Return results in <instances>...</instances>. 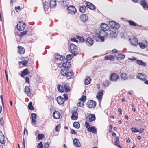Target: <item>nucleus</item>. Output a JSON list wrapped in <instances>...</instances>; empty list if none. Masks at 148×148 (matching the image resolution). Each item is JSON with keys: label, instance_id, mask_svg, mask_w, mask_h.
Here are the masks:
<instances>
[{"label": "nucleus", "instance_id": "obj_1", "mask_svg": "<svg viewBox=\"0 0 148 148\" xmlns=\"http://www.w3.org/2000/svg\"><path fill=\"white\" fill-rule=\"evenodd\" d=\"M96 33L97 34V36L100 38L102 41H103L104 40L105 37L106 35L105 31L103 30L98 29L97 30Z\"/></svg>", "mask_w": 148, "mask_h": 148}, {"label": "nucleus", "instance_id": "obj_2", "mask_svg": "<svg viewBox=\"0 0 148 148\" xmlns=\"http://www.w3.org/2000/svg\"><path fill=\"white\" fill-rule=\"evenodd\" d=\"M71 52L74 55L77 54L78 49L77 46L75 44H71L70 45Z\"/></svg>", "mask_w": 148, "mask_h": 148}, {"label": "nucleus", "instance_id": "obj_3", "mask_svg": "<svg viewBox=\"0 0 148 148\" xmlns=\"http://www.w3.org/2000/svg\"><path fill=\"white\" fill-rule=\"evenodd\" d=\"M77 108L75 107L72 112V115L71 116V118L72 120H76L78 118V113L77 112Z\"/></svg>", "mask_w": 148, "mask_h": 148}, {"label": "nucleus", "instance_id": "obj_4", "mask_svg": "<svg viewBox=\"0 0 148 148\" xmlns=\"http://www.w3.org/2000/svg\"><path fill=\"white\" fill-rule=\"evenodd\" d=\"M109 25L111 29H118L119 27V25L114 21H110L109 23Z\"/></svg>", "mask_w": 148, "mask_h": 148}, {"label": "nucleus", "instance_id": "obj_5", "mask_svg": "<svg viewBox=\"0 0 148 148\" xmlns=\"http://www.w3.org/2000/svg\"><path fill=\"white\" fill-rule=\"evenodd\" d=\"M26 26L25 23L23 21H20L18 23L17 25V28L19 31L23 30L25 28Z\"/></svg>", "mask_w": 148, "mask_h": 148}, {"label": "nucleus", "instance_id": "obj_6", "mask_svg": "<svg viewBox=\"0 0 148 148\" xmlns=\"http://www.w3.org/2000/svg\"><path fill=\"white\" fill-rule=\"evenodd\" d=\"M129 41L132 45L134 46H136L138 44V40L133 36H130L129 37Z\"/></svg>", "mask_w": 148, "mask_h": 148}, {"label": "nucleus", "instance_id": "obj_7", "mask_svg": "<svg viewBox=\"0 0 148 148\" xmlns=\"http://www.w3.org/2000/svg\"><path fill=\"white\" fill-rule=\"evenodd\" d=\"M119 75L115 73H112L110 76V80L113 82H116L119 79Z\"/></svg>", "mask_w": 148, "mask_h": 148}, {"label": "nucleus", "instance_id": "obj_8", "mask_svg": "<svg viewBox=\"0 0 148 148\" xmlns=\"http://www.w3.org/2000/svg\"><path fill=\"white\" fill-rule=\"evenodd\" d=\"M68 13L74 14L76 12L75 8L73 6H70L67 8Z\"/></svg>", "mask_w": 148, "mask_h": 148}, {"label": "nucleus", "instance_id": "obj_9", "mask_svg": "<svg viewBox=\"0 0 148 148\" xmlns=\"http://www.w3.org/2000/svg\"><path fill=\"white\" fill-rule=\"evenodd\" d=\"M96 102L92 100H89L87 103V106L89 108H94L96 106Z\"/></svg>", "mask_w": 148, "mask_h": 148}, {"label": "nucleus", "instance_id": "obj_10", "mask_svg": "<svg viewBox=\"0 0 148 148\" xmlns=\"http://www.w3.org/2000/svg\"><path fill=\"white\" fill-rule=\"evenodd\" d=\"M103 93V90L101 89L100 90L97 92L96 96V97L99 101H100L101 100Z\"/></svg>", "mask_w": 148, "mask_h": 148}, {"label": "nucleus", "instance_id": "obj_11", "mask_svg": "<svg viewBox=\"0 0 148 148\" xmlns=\"http://www.w3.org/2000/svg\"><path fill=\"white\" fill-rule=\"evenodd\" d=\"M21 60L22 61L19 62V63L22 64L24 66H25L29 60V59L27 57H22Z\"/></svg>", "mask_w": 148, "mask_h": 148}, {"label": "nucleus", "instance_id": "obj_12", "mask_svg": "<svg viewBox=\"0 0 148 148\" xmlns=\"http://www.w3.org/2000/svg\"><path fill=\"white\" fill-rule=\"evenodd\" d=\"M117 29H111L110 30V35L112 37H115L117 34Z\"/></svg>", "mask_w": 148, "mask_h": 148}, {"label": "nucleus", "instance_id": "obj_13", "mask_svg": "<svg viewBox=\"0 0 148 148\" xmlns=\"http://www.w3.org/2000/svg\"><path fill=\"white\" fill-rule=\"evenodd\" d=\"M73 76V74L72 71H67L65 75L67 79H70Z\"/></svg>", "mask_w": 148, "mask_h": 148}, {"label": "nucleus", "instance_id": "obj_14", "mask_svg": "<svg viewBox=\"0 0 148 148\" xmlns=\"http://www.w3.org/2000/svg\"><path fill=\"white\" fill-rule=\"evenodd\" d=\"M97 129L94 126L89 127L87 131L89 132H91L92 133L95 134L97 133Z\"/></svg>", "mask_w": 148, "mask_h": 148}, {"label": "nucleus", "instance_id": "obj_15", "mask_svg": "<svg viewBox=\"0 0 148 148\" xmlns=\"http://www.w3.org/2000/svg\"><path fill=\"white\" fill-rule=\"evenodd\" d=\"M57 100L58 103L60 104H62L64 101V98L61 96L58 97L57 98Z\"/></svg>", "mask_w": 148, "mask_h": 148}, {"label": "nucleus", "instance_id": "obj_16", "mask_svg": "<svg viewBox=\"0 0 148 148\" xmlns=\"http://www.w3.org/2000/svg\"><path fill=\"white\" fill-rule=\"evenodd\" d=\"M5 138L2 132L0 131V142L2 144L5 143Z\"/></svg>", "mask_w": 148, "mask_h": 148}, {"label": "nucleus", "instance_id": "obj_17", "mask_svg": "<svg viewBox=\"0 0 148 148\" xmlns=\"http://www.w3.org/2000/svg\"><path fill=\"white\" fill-rule=\"evenodd\" d=\"M101 29L105 31H107L109 29V27L107 24L105 23H102L101 25Z\"/></svg>", "mask_w": 148, "mask_h": 148}, {"label": "nucleus", "instance_id": "obj_18", "mask_svg": "<svg viewBox=\"0 0 148 148\" xmlns=\"http://www.w3.org/2000/svg\"><path fill=\"white\" fill-rule=\"evenodd\" d=\"M73 142L74 145L76 147H80L81 145L80 143L79 140L75 138L73 140Z\"/></svg>", "mask_w": 148, "mask_h": 148}, {"label": "nucleus", "instance_id": "obj_19", "mask_svg": "<svg viewBox=\"0 0 148 148\" xmlns=\"http://www.w3.org/2000/svg\"><path fill=\"white\" fill-rule=\"evenodd\" d=\"M18 52L20 54H23L25 52V49L24 48L20 46H18Z\"/></svg>", "mask_w": 148, "mask_h": 148}, {"label": "nucleus", "instance_id": "obj_20", "mask_svg": "<svg viewBox=\"0 0 148 148\" xmlns=\"http://www.w3.org/2000/svg\"><path fill=\"white\" fill-rule=\"evenodd\" d=\"M104 59L106 60H109L110 61H113L114 60V58L112 55H108L104 57Z\"/></svg>", "mask_w": 148, "mask_h": 148}, {"label": "nucleus", "instance_id": "obj_21", "mask_svg": "<svg viewBox=\"0 0 148 148\" xmlns=\"http://www.w3.org/2000/svg\"><path fill=\"white\" fill-rule=\"evenodd\" d=\"M60 116V114L59 111H55L53 114V117L56 119H58L59 118Z\"/></svg>", "mask_w": 148, "mask_h": 148}, {"label": "nucleus", "instance_id": "obj_22", "mask_svg": "<svg viewBox=\"0 0 148 148\" xmlns=\"http://www.w3.org/2000/svg\"><path fill=\"white\" fill-rule=\"evenodd\" d=\"M29 73L30 72L28 71L27 69L26 68L21 72V76L22 77H23L24 76L29 74Z\"/></svg>", "mask_w": 148, "mask_h": 148}, {"label": "nucleus", "instance_id": "obj_23", "mask_svg": "<svg viewBox=\"0 0 148 148\" xmlns=\"http://www.w3.org/2000/svg\"><path fill=\"white\" fill-rule=\"evenodd\" d=\"M55 58L56 59L61 61H63L65 59V58L64 56H60L59 54H56L55 55Z\"/></svg>", "mask_w": 148, "mask_h": 148}, {"label": "nucleus", "instance_id": "obj_24", "mask_svg": "<svg viewBox=\"0 0 148 148\" xmlns=\"http://www.w3.org/2000/svg\"><path fill=\"white\" fill-rule=\"evenodd\" d=\"M93 40L90 38H88L87 39L86 43L88 46H92L93 44Z\"/></svg>", "mask_w": 148, "mask_h": 148}, {"label": "nucleus", "instance_id": "obj_25", "mask_svg": "<svg viewBox=\"0 0 148 148\" xmlns=\"http://www.w3.org/2000/svg\"><path fill=\"white\" fill-rule=\"evenodd\" d=\"M86 5L89 8L93 10L95 9L94 6L91 3L87 2L86 3Z\"/></svg>", "mask_w": 148, "mask_h": 148}, {"label": "nucleus", "instance_id": "obj_26", "mask_svg": "<svg viewBox=\"0 0 148 148\" xmlns=\"http://www.w3.org/2000/svg\"><path fill=\"white\" fill-rule=\"evenodd\" d=\"M95 119V115L93 114H90L89 116L88 120L87 121L89 122H91Z\"/></svg>", "mask_w": 148, "mask_h": 148}, {"label": "nucleus", "instance_id": "obj_27", "mask_svg": "<svg viewBox=\"0 0 148 148\" xmlns=\"http://www.w3.org/2000/svg\"><path fill=\"white\" fill-rule=\"evenodd\" d=\"M120 78L123 80H126L128 78V77L126 73H121L120 75Z\"/></svg>", "mask_w": 148, "mask_h": 148}, {"label": "nucleus", "instance_id": "obj_28", "mask_svg": "<svg viewBox=\"0 0 148 148\" xmlns=\"http://www.w3.org/2000/svg\"><path fill=\"white\" fill-rule=\"evenodd\" d=\"M62 66L63 67L68 68L70 67L71 66L70 63L68 62H65L63 64H62Z\"/></svg>", "mask_w": 148, "mask_h": 148}, {"label": "nucleus", "instance_id": "obj_29", "mask_svg": "<svg viewBox=\"0 0 148 148\" xmlns=\"http://www.w3.org/2000/svg\"><path fill=\"white\" fill-rule=\"evenodd\" d=\"M137 77L139 79L142 80H145V75L141 73H138Z\"/></svg>", "mask_w": 148, "mask_h": 148}, {"label": "nucleus", "instance_id": "obj_30", "mask_svg": "<svg viewBox=\"0 0 148 148\" xmlns=\"http://www.w3.org/2000/svg\"><path fill=\"white\" fill-rule=\"evenodd\" d=\"M64 90L66 92H69L70 91V89L69 88V85L67 83H65L64 85Z\"/></svg>", "mask_w": 148, "mask_h": 148}, {"label": "nucleus", "instance_id": "obj_31", "mask_svg": "<svg viewBox=\"0 0 148 148\" xmlns=\"http://www.w3.org/2000/svg\"><path fill=\"white\" fill-rule=\"evenodd\" d=\"M125 55L122 53H119L118 54L117 56H116V58L118 59H123L125 58Z\"/></svg>", "mask_w": 148, "mask_h": 148}, {"label": "nucleus", "instance_id": "obj_32", "mask_svg": "<svg viewBox=\"0 0 148 148\" xmlns=\"http://www.w3.org/2000/svg\"><path fill=\"white\" fill-rule=\"evenodd\" d=\"M37 115L35 113H32L31 114L32 121V122L34 123L36 120Z\"/></svg>", "mask_w": 148, "mask_h": 148}, {"label": "nucleus", "instance_id": "obj_33", "mask_svg": "<svg viewBox=\"0 0 148 148\" xmlns=\"http://www.w3.org/2000/svg\"><path fill=\"white\" fill-rule=\"evenodd\" d=\"M30 89L28 86H26L25 88V91L26 92L27 96H29L30 94Z\"/></svg>", "mask_w": 148, "mask_h": 148}, {"label": "nucleus", "instance_id": "obj_34", "mask_svg": "<svg viewBox=\"0 0 148 148\" xmlns=\"http://www.w3.org/2000/svg\"><path fill=\"white\" fill-rule=\"evenodd\" d=\"M58 90L60 92H64V87L60 85H58L57 86Z\"/></svg>", "mask_w": 148, "mask_h": 148}, {"label": "nucleus", "instance_id": "obj_35", "mask_svg": "<svg viewBox=\"0 0 148 148\" xmlns=\"http://www.w3.org/2000/svg\"><path fill=\"white\" fill-rule=\"evenodd\" d=\"M81 19L83 21H85L88 18V17L85 15H82L81 16Z\"/></svg>", "mask_w": 148, "mask_h": 148}, {"label": "nucleus", "instance_id": "obj_36", "mask_svg": "<svg viewBox=\"0 0 148 148\" xmlns=\"http://www.w3.org/2000/svg\"><path fill=\"white\" fill-rule=\"evenodd\" d=\"M67 71V69H63L61 71V74L63 76H65Z\"/></svg>", "mask_w": 148, "mask_h": 148}, {"label": "nucleus", "instance_id": "obj_37", "mask_svg": "<svg viewBox=\"0 0 148 148\" xmlns=\"http://www.w3.org/2000/svg\"><path fill=\"white\" fill-rule=\"evenodd\" d=\"M44 9L45 10V12L46 13H47L45 9H48L49 7V4L46 1L45 2L44 5Z\"/></svg>", "mask_w": 148, "mask_h": 148}, {"label": "nucleus", "instance_id": "obj_38", "mask_svg": "<svg viewBox=\"0 0 148 148\" xmlns=\"http://www.w3.org/2000/svg\"><path fill=\"white\" fill-rule=\"evenodd\" d=\"M137 62L138 64L142 65L143 66H145L146 65L145 62L140 60H137Z\"/></svg>", "mask_w": 148, "mask_h": 148}, {"label": "nucleus", "instance_id": "obj_39", "mask_svg": "<svg viewBox=\"0 0 148 148\" xmlns=\"http://www.w3.org/2000/svg\"><path fill=\"white\" fill-rule=\"evenodd\" d=\"M130 25L134 26H136L137 25V24L132 20H130L128 21Z\"/></svg>", "mask_w": 148, "mask_h": 148}, {"label": "nucleus", "instance_id": "obj_40", "mask_svg": "<svg viewBox=\"0 0 148 148\" xmlns=\"http://www.w3.org/2000/svg\"><path fill=\"white\" fill-rule=\"evenodd\" d=\"M91 79L90 77H87L84 81V83L86 85H88L90 82Z\"/></svg>", "mask_w": 148, "mask_h": 148}, {"label": "nucleus", "instance_id": "obj_41", "mask_svg": "<svg viewBox=\"0 0 148 148\" xmlns=\"http://www.w3.org/2000/svg\"><path fill=\"white\" fill-rule=\"evenodd\" d=\"M73 125L75 128H76L77 129H78L80 127V124L78 123L77 122H75L74 123Z\"/></svg>", "mask_w": 148, "mask_h": 148}, {"label": "nucleus", "instance_id": "obj_42", "mask_svg": "<svg viewBox=\"0 0 148 148\" xmlns=\"http://www.w3.org/2000/svg\"><path fill=\"white\" fill-rule=\"evenodd\" d=\"M86 7L85 6H81L80 7L79 11L82 13L84 12L85 11Z\"/></svg>", "mask_w": 148, "mask_h": 148}, {"label": "nucleus", "instance_id": "obj_43", "mask_svg": "<svg viewBox=\"0 0 148 148\" xmlns=\"http://www.w3.org/2000/svg\"><path fill=\"white\" fill-rule=\"evenodd\" d=\"M50 5H54V6H56V0H50Z\"/></svg>", "mask_w": 148, "mask_h": 148}, {"label": "nucleus", "instance_id": "obj_44", "mask_svg": "<svg viewBox=\"0 0 148 148\" xmlns=\"http://www.w3.org/2000/svg\"><path fill=\"white\" fill-rule=\"evenodd\" d=\"M38 140H40L44 137V135L42 134H39L38 135Z\"/></svg>", "mask_w": 148, "mask_h": 148}, {"label": "nucleus", "instance_id": "obj_45", "mask_svg": "<svg viewBox=\"0 0 148 148\" xmlns=\"http://www.w3.org/2000/svg\"><path fill=\"white\" fill-rule=\"evenodd\" d=\"M69 4V2L68 1L64 0L63 1V5L66 6H67Z\"/></svg>", "mask_w": 148, "mask_h": 148}, {"label": "nucleus", "instance_id": "obj_46", "mask_svg": "<svg viewBox=\"0 0 148 148\" xmlns=\"http://www.w3.org/2000/svg\"><path fill=\"white\" fill-rule=\"evenodd\" d=\"M138 45L142 49H144L145 47V44H144L142 42H139Z\"/></svg>", "mask_w": 148, "mask_h": 148}, {"label": "nucleus", "instance_id": "obj_47", "mask_svg": "<svg viewBox=\"0 0 148 148\" xmlns=\"http://www.w3.org/2000/svg\"><path fill=\"white\" fill-rule=\"evenodd\" d=\"M28 108L31 110H33L34 108L32 106V103L31 102H29L28 105Z\"/></svg>", "mask_w": 148, "mask_h": 148}, {"label": "nucleus", "instance_id": "obj_48", "mask_svg": "<svg viewBox=\"0 0 148 148\" xmlns=\"http://www.w3.org/2000/svg\"><path fill=\"white\" fill-rule=\"evenodd\" d=\"M84 104L83 101H80L79 102L77 103V106L79 107H81Z\"/></svg>", "mask_w": 148, "mask_h": 148}, {"label": "nucleus", "instance_id": "obj_49", "mask_svg": "<svg viewBox=\"0 0 148 148\" xmlns=\"http://www.w3.org/2000/svg\"><path fill=\"white\" fill-rule=\"evenodd\" d=\"M61 128V126L60 125H58L56 127V132L59 131Z\"/></svg>", "mask_w": 148, "mask_h": 148}, {"label": "nucleus", "instance_id": "obj_50", "mask_svg": "<svg viewBox=\"0 0 148 148\" xmlns=\"http://www.w3.org/2000/svg\"><path fill=\"white\" fill-rule=\"evenodd\" d=\"M141 5L144 8L148 9V5H147V2L144 3H143Z\"/></svg>", "mask_w": 148, "mask_h": 148}, {"label": "nucleus", "instance_id": "obj_51", "mask_svg": "<svg viewBox=\"0 0 148 148\" xmlns=\"http://www.w3.org/2000/svg\"><path fill=\"white\" fill-rule=\"evenodd\" d=\"M77 38L81 41H84V39L83 38L79 35L77 36Z\"/></svg>", "mask_w": 148, "mask_h": 148}, {"label": "nucleus", "instance_id": "obj_52", "mask_svg": "<svg viewBox=\"0 0 148 148\" xmlns=\"http://www.w3.org/2000/svg\"><path fill=\"white\" fill-rule=\"evenodd\" d=\"M43 145L42 142H40L37 145L38 148H43Z\"/></svg>", "mask_w": 148, "mask_h": 148}, {"label": "nucleus", "instance_id": "obj_53", "mask_svg": "<svg viewBox=\"0 0 148 148\" xmlns=\"http://www.w3.org/2000/svg\"><path fill=\"white\" fill-rule=\"evenodd\" d=\"M86 96H82L81 98L79 99V100L84 102V101L86 100Z\"/></svg>", "mask_w": 148, "mask_h": 148}, {"label": "nucleus", "instance_id": "obj_54", "mask_svg": "<svg viewBox=\"0 0 148 148\" xmlns=\"http://www.w3.org/2000/svg\"><path fill=\"white\" fill-rule=\"evenodd\" d=\"M131 130L133 132L135 133L137 132L138 131V129L134 127L131 128Z\"/></svg>", "mask_w": 148, "mask_h": 148}, {"label": "nucleus", "instance_id": "obj_55", "mask_svg": "<svg viewBox=\"0 0 148 148\" xmlns=\"http://www.w3.org/2000/svg\"><path fill=\"white\" fill-rule=\"evenodd\" d=\"M71 59V55L70 54H68L66 56V59L67 60H70Z\"/></svg>", "mask_w": 148, "mask_h": 148}, {"label": "nucleus", "instance_id": "obj_56", "mask_svg": "<svg viewBox=\"0 0 148 148\" xmlns=\"http://www.w3.org/2000/svg\"><path fill=\"white\" fill-rule=\"evenodd\" d=\"M50 143L48 142H46L44 144V147L45 148H48Z\"/></svg>", "mask_w": 148, "mask_h": 148}, {"label": "nucleus", "instance_id": "obj_57", "mask_svg": "<svg viewBox=\"0 0 148 148\" xmlns=\"http://www.w3.org/2000/svg\"><path fill=\"white\" fill-rule=\"evenodd\" d=\"M27 34V31H23L21 33V34L19 35L20 37H21V36H23V35H26Z\"/></svg>", "mask_w": 148, "mask_h": 148}, {"label": "nucleus", "instance_id": "obj_58", "mask_svg": "<svg viewBox=\"0 0 148 148\" xmlns=\"http://www.w3.org/2000/svg\"><path fill=\"white\" fill-rule=\"evenodd\" d=\"M108 82L107 81H106L105 82L103 83L104 86L105 87H106L108 86Z\"/></svg>", "mask_w": 148, "mask_h": 148}, {"label": "nucleus", "instance_id": "obj_59", "mask_svg": "<svg viewBox=\"0 0 148 148\" xmlns=\"http://www.w3.org/2000/svg\"><path fill=\"white\" fill-rule=\"evenodd\" d=\"M15 9L17 12H18V10H20V7L19 6H18L16 7H15Z\"/></svg>", "mask_w": 148, "mask_h": 148}, {"label": "nucleus", "instance_id": "obj_60", "mask_svg": "<svg viewBox=\"0 0 148 148\" xmlns=\"http://www.w3.org/2000/svg\"><path fill=\"white\" fill-rule=\"evenodd\" d=\"M144 131V129L142 128H140L139 130H138V132L139 133H143Z\"/></svg>", "mask_w": 148, "mask_h": 148}, {"label": "nucleus", "instance_id": "obj_61", "mask_svg": "<svg viewBox=\"0 0 148 148\" xmlns=\"http://www.w3.org/2000/svg\"><path fill=\"white\" fill-rule=\"evenodd\" d=\"M0 124H1V125H3L4 122L3 120L2 119H1L0 120Z\"/></svg>", "mask_w": 148, "mask_h": 148}, {"label": "nucleus", "instance_id": "obj_62", "mask_svg": "<svg viewBox=\"0 0 148 148\" xmlns=\"http://www.w3.org/2000/svg\"><path fill=\"white\" fill-rule=\"evenodd\" d=\"M128 60H130L133 61V60H136V58L134 57H132L131 58H128Z\"/></svg>", "mask_w": 148, "mask_h": 148}, {"label": "nucleus", "instance_id": "obj_63", "mask_svg": "<svg viewBox=\"0 0 148 148\" xmlns=\"http://www.w3.org/2000/svg\"><path fill=\"white\" fill-rule=\"evenodd\" d=\"M85 125L86 126V128H88V127L90 126V125L88 123L86 122H85Z\"/></svg>", "mask_w": 148, "mask_h": 148}, {"label": "nucleus", "instance_id": "obj_64", "mask_svg": "<svg viewBox=\"0 0 148 148\" xmlns=\"http://www.w3.org/2000/svg\"><path fill=\"white\" fill-rule=\"evenodd\" d=\"M71 132L72 134H76V132L73 130H71Z\"/></svg>", "mask_w": 148, "mask_h": 148}]
</instances>
